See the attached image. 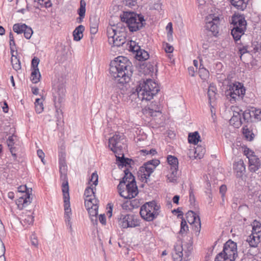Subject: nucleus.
I'll return each instance as SVG.
<instances>
[{
	"instance_id": "6ab92c4d",
	"label": "nucleus",
	"mask_w": 261,
	"mask_h": 261,
	"mask_svg": "<svg viewBox=\"0 0 261 261\" xmlns=\"http://www.w3.org/2000/svg\"><path fill=\"white\" fill-rule=\"evenodd\" d=\"M125 27H121V29H119V32L115 36L114 39L112 42L111 44H113L114 46L119 47L122 46L125 42Z\"/></svg>"
},
{
	"instance_id": "a19ab883",
	"label": "nucleus",
	"mask_w": 261,
	"mask_h": 261,
	"mask_svg": "<svg viewBox=\"0 0 261 261\" xmlns=\"http://www.w3.org/2000/svg\"><path fill=\"white\" fill-rule=\"evenodd\" d=\"M86 3L84 0H81L80 7L78 10V14L81 18H84L86 12Z\"/></svg>"
},
{
	"instance_id": "cd10ccee",
	"label": "nucleus",
	"mask_w": 261,
	"mask_h": 261,
	"mask_svg": "<svg viewBox=\"0 0 261 261\" xmlns=\"http://www.w3.org/2000/svg\"><path fill=\"white\" fill-rule=\"evenodd\" d=\"M96 189L95 187H92V185H90L89 187H88L85 191V193H84V195L86 197V198H85V200H91L92 199H96L95 198V196L94 195L95 194V192H94V190H95Z\"/></svg>"
},
{
	"instance_id": "2f4dec72",
	"label": "nucleus",
	"mask_w": 261,
	"mask_h": 261,
	"mask_svg": "<svg viewBox=\"0 0 261 261\" xmlns=\"http://www.w3.org/2000/svg\"><path fill=\"white\" fill-rule=\"evenodd\" d=\"M178 169H170L169 173L167 175V179L170 182H174L177 180Z\"/></svg>"
},
{
	"instance_id": "774afa93",
	"label": "nucleus",
	"mask_w": 261,
	"mask_h": 261,
	"mask_svg": "<svg viewBox=\"0 0 261 261\" xmlns=\"http://www.w3.org/2000/svg\"><path fill=\"white\" fill-rule=\"evenodd\" d=\"M99 220L101 224H106V219L105 214H100L99 216Z\"/></svg>"
},
{
	"instance_id": "0eeeda50",
	"label": "nucleus",
	"mask_w": 261,
	"mask_h": 261,
	"mask_svg": "<svg viewBox=\"0 0 261 261\" xmlns=\"http://www.w3.org/2000/svg\"><path fill=\"white\" fill-rule=\"evenodd\" d=\"M65 83L64 80L62 79L61 82L59 80L58 81L54 84L53 99L56 112L58 114L60 112H62L60 108L62 103L64 101L65 95Z\"/></svg>"
},
{
	"instance_id": "dca6fc26",
	"label": "nucleus",
	"mask_w": 261,
	"mask_h": 261,
	"mask_svg": "<svg viewBox=\"0 0 261 261\" xmlns=\"http://www.w3.org/2000/svg\"><path fill=\"white\" fill-rule=\"evenodd\" d=\"M222 252H223L225 255L228 256L234 261L236 258L238 257L237 243L231 240H229L224 244L223 251Z\"/></svg>"
},
{
	"instance_id": "f704fd0d",
	"label": "nucleus",
	"mask_w": 261,
	"mask_h": 261,
	"mask_svg": "<svg viewBox=\"0 0 261 261\" xmlns=\"http://www.w3.org/2000/svg\"><path fill=\"white\" fill-rule=\"evenodd\" d=\"M167 162L170 166V169H178V162L177 159L172 155H168Z\"/></svg>"
},
{
	"instance_id": "7ed1b4c3",
	"label": "nucleus",
	"mask_w": 261,
	"mask_h": 261,
	"mask_svg": "<svg viewBox=\"0 0 261 261\" xmlns=\"http://www.w3.org/2000/svg\"><path fill=\"white\" fill-rule=\"evenodd\" d=\"M157 83L151 79L140 81L136 92L138 97L141 100H150L159 91Z\"/></svg>"
},
{
	"instance_id": "5fc2aeb1",
	"label": "nucleus",
	"mask_w": 261,
	"mask_h": 261,
	"mask_svg": "<svg viewBox=\"0 0 261 261\" xmlns=\"http://www.w3.org/2000/svg\"><path fill=\"white\" fill-rule=\"evenodd\" d=\"M242 119H243V121H248L250 117H251V114L249 111H245L243 112L242 114Z\"/></svg>"
},
{
	"instance_id": "20e7f679",
	"label": "nucleus",
	"mask_w": 261,
	"mask_h": 261,
	"mask_svg": "<svg viewBox=\"0 0 261 261\" xmlns=\"http://www.w3.org/2000/svg\"><path fill=\"white\" fill-rule=\"evenodd\" d=\"M120 17L122 22L126 23L132 32L140 30L146 24L144 16L134 12H123Z\"/></svg>"
},
{
	"instance_id": "c85d7f7f",
	"label": "nucleus",
	"mask_w": 261,
	"mask_h": 261,
	"mask_svg": "<svg viewBox=\"0 0 261 261\" xmlns=\"http://www.w3.org/2000/svg\"><path fill=\"white\" fill-rule=\"evenodd\" d=\"M44 100L43 97L36 98L35 101V111L37 113L40 114L44 110L43 101Z\"/></svg>"
},
{
	"instance_id": "69168bd1",
	"label": "nucleus",
	"mask_w": 261,
	"mask_h": 261,
	"mask_svg": "<svg viewBox=\"0 0 261 261\" xmlns=\"http://www.w3.org/2000/svg\"><path fill=\"white\" fill-rule=\"evenodd\" d=\"M220 193L222 195V197H224V195H225V193L227 190V188H226V186L225 185H222L220 186Z\"/></svg>"
},
{
	"instance_id": "603ef678",
	"label": "nucleus",
	"mask_w": 261,
	"mask_h": 261,
	"mask_svg": "<svg viewBox=\"0 0 261 261\" xmlns=\"http://www.w3.org/2000/svg\"><path fill=\"white\" fill-rule=\"evenodd\" d=\"M66 171H67V166H60V172L61 173V178L64 180V182L62 183V184L64 182H65L66 181L68 182V181L66 179Z\"/></svg>"
},
{
	"instance_id": "680f3d73",
	"label": "nucleus",
	"mask_w": 261,
	"mask_h": 261,
	"mask_svg": "<svg viewBox=\"0 0 261 261\" xmlns=\"http://www.w3.org/2000/svg\"><path fill=\"white\" fill-rule=\"evenodd\" d=\"M164 47L165 51L167 53H171L174 50L173 47L168 43L164 45Z\"/></svg>"
},
{
	"instance_id": "b1692460",
	"label": "nucleus",
	"mask_w": 261,
	"mask_h": 261,
	"mask_svg": "<svg viewBox=\"0 0 261 261\" xmlns=\"http://www.w3.org/2000/svg\"><path fill=\"white\" fill-rule=\"evenodd\" d=\"M260 237L258 234L251 233L246 240L250 247H257L260 242Z\"/></svg>"
},
{
	"instance_id": "6e6552de",
	"label": "nucleus",
	"mask_w": 261,
	"mask_h": 261,
	"mask_svg": "<svg viewBox=\"0 0 261 261\" xmlns=\"http://www.w3.org/2000/svg\"><path fill=\"white\" fill-rule=\"evenodd\" d=\"M160 206L155 201L146 202L143 205L140 211L141 217L147 221H151L157 217L160 213Z\"/></svg>"
},
{
	"instance_id": "052dcab7",
	"label": "nucleus",
	"mask_w": 261,
	"mask_h": 261,
	"mask_svg": "<svg viewBox=\"0 0 261 261\" xmlns=\"http://www.w3.org/2000/svg\"><path fill=\"white\" fill-rule=\"evenodd\" d=\"M14 138H16V136L14 135H12L9 136L7 140V143L8 147L13 146L14 144Z\"/></svg>"
},
{
	"instance_id": "0e129e2a",
	"label": "nucleus",
	"mask_w": 261,
	"mask_h": 261,
	"mask_svg": "<svg viewBox=\"0 0 261 261\" xmlns=\"http://www.w3.org/2000/svg\"><path fill=\"white\" fill-rule=\"evenodd\" d=\"M37 155L39 156V158L41 159L42 162L43 163V164H45V162H44L45 154H44V153L43 152V151L41 149H39L37 150Z\"/></svg>"
},
{
	"instance_id": "412c9836",
	"label": "nucleus",
	"mask_w": 261,
	"mask_h": 261,
	"mask_svg": "<svg viewBox=\"0 0 261 261\" xmlns=\"http://www.w3.org/2000/svg\"><path fill=\"white\" fill-rule=\"evenodd\" d=\"M160 106L155 101L152 102L143 109V113L151 116H155L154 113L160 112Z\"/></svg>"
},
{
	"instance_id": "393cba45",
	"label": "nucleus",
	"mask_w": 261,
	"mask_h": 261,
	"mask_svg": "<svg viewBox=\"0 0 261 261\" xmlns=\"http://www.w3.org/2000/svg\"><path fill=\"white\" fill-rule=\"evenodd\" d=\"M234 169L237 172V176H241L245 171V166L243 160L240 159L234 164Z\"/></svg>"
},
{
	"instance_id": "72a5a7b5",
	"label": "nucleus",
	"mask_w": 261,
	"mask_h": 261,
	"mask_svg": "<svg viewBox=\"0 0 261 261\" xmlns=\"http://www.w3.org/2000/svg\"><path fill=\"white\" fill-rule=\"evenodd\" d=\"M200 137L198 132L189 133L188 136V140L190 143L197 144L200 140Z\"/></svg>"
},
{
	"instance_id": "6e6d98bb",
	"label": "nucleus",
	"mask_w": 261,
	"mask_h": 261,
	"mask_svg": "<svg viewBox=\"0 0 261 261\" xmlns=\"http://www.w3.org/2000/svg\"><path fill=\"white\" fill-rule=\"evenodd\" d=\"M123 4L129 7L135 6L137 4L136 0H123Z\"/></svg>"
},
{
	"instance_id": "ea45409f",
	"label": "nucleus",
	"mask_w": 261,
	"mask_h": 261,
	"mask_svg": "<svg viewBox=\"0 0 261 261\" xmlns=\"http://www.w3.org/2000/svg\"><path fill=\"white\" fill-rule=\"evenodd\" d=\"M11 63L13 69L16 71L21 69L20 61L16 56L12 55L11 58Z\"/></svg>"
},
{
	"instance_id": "338daca9",
	"label": "nucleus",
	"mask_w": 261,
	"mask_h": 261,
	"mask_svg": "<svg viewBox=\"0 0 261 261\" xmlns=\"http://www.w3.org/2000/svg\"><path fill=\"white\" fill-rule=\"evenodd\" d=\"M166 30L168 31V34L171 35L173 32V29H172V24L171 22H169L168 23L167 25L166 26Z\"/></svg>"
},
{
	"instance_id": "79ce46f5",
	"label": "nucleus",
	"mask_w": 261,
	"mask_h": 261,
	"mask_svg": "<svg viewBox=\"0 0 261 261\" xmlns=\"http://www.w3.org/2000/svg\"><path fill=\"white\" fill-rule=\"evenodd\" d=\"M25 25L26 24H25L16 23L14 24L13 30L18 34H22L25 31Z\"/></svg>"
},
{
	"instance_id": "864d4df0",
	"label": "nucleus",
	"mask_w": 261,
	"mask_h": 261,
	"mask_svg": "<svg viewBox=\"0 0 261 261\" xmlns=\"http://www.w3.org/2000/svg\"><path fill=\"white\" fill-rule=\"evenodd\" d=\"M24 29L25 31L23 32L24 36L26 39H29L31 38L33 33V31L31 28L27 26V25H25V28Z\"/></svg>"
},
{
	"instance_id": "a211bd4d",
	"label": "nucleus",
	"mask_w": 261,
	"mask_h": 261,
	"mask_svg": "<svg viewBox=\"0 0 261 261\" xmlns=\"http://www.w3.org/2000/svg\"><path fill=\"white\" fill-rule=\"evenodd\" d=\"M129 47L132 51L136 53V56L139 60H146L149 58L148 53L146 51L141 49L139 45H136L135 41H130Z\"/></svg>"
},
{
	"instance_id": "e433bc0d",
	"label": "nucleus",
	"mask_w": 261,
	"mask_h": 261,
	"mask_svg": "<svg viewBox=\"0 0 261 261\" xmlns=\"http://www.w3.org/2000/svg\"><path fill=\"white\" fill-rule=\"evenodd\" d=\"M98 23L95 18L90 19V30L91 34H95L98 31Z\"/></svg>"
},
{
	"instance_id": "1a4fd4ad",
	"label": "nucleus",
	"mask_w": 261,
	"mask_h": 261,
	"mask_svg": "<svg viewBox=\"0 0 261 261\" xmlns=\"http://www.w3.org/2000/svg\"><path fill=\"white\" fill-rule=\"evenodd\" d=\"M62 192L64 198V218L66 226L72 231V223L71 216L72 215L70 205V197L69 194L68 182L66 181L62 184Z\"/></svg>"
},
{
	"instance_id": "2eb2a0df",
	"label": "nucleus",
	"mask_w": 261,
	"mask_h": 261,
	"mask_svg": "<svg viewBox=\"0 0 261 261\" xmlns=\"http://www.w3.org/2000/svg\"><path fill=\"white\" fill-rule=\"evenodd\" d=\"M119 225L123 228L135 227L139 225L137 218L134 215H121L119 220Z\"/></svg>"
},
{
	"instance_id": "aec40b11",
	"label": "nucleus",
	"mask_w": 261,
	"mask_h": 261,
	"mask_svg": "<svg viewBox=\"0 0 261 261\" xmlns=\"http://www.w3.org/2000/svg\"><path fill=\"white\" fill-rule=\"evenodd\" d=\"M32 200L31 194L29 192H27L19 197L16 201V204L19 209H23L31 203Z\"/></svg>"
},
{
	"instance_id": "f257e3e1",
	"label": "nucleus",
	"mask_w": 261,
	"mask_h": 261,
	"mask_svg": "<svg viewBox=\"0 0 261 261\" xmlns=\"http://www.w3.org/2000/svg\"><path fill=\"white\" fill-rule=\"evenodd\" d=\"M132 73V63L126 57L119 56L110 63V73L117 83H127Z\"/></svg>"
},
{
	"instance_id": "49530a36",
	"label": "nucleus",
	"mask_w": 261,
	"mask_h": 261,
	"mask_svg": "<svg viewBox=\"0 0 261 261\" xmlns=\"http://www.w3.org/2000/svg\"><path fill=\"white\" fill-rule=\"evenodd\" d=\"M199 74L200 77L203 80H206L209 76L208 71L204 68H200Z\"/></svg>"
},
{
	"instance_id": "3c124183",
	"label": "nucleus",
	"mask_w": 261,
	"mask_h": 261,
	"mask_svg": "<svg viewBox=\"0 0 261 261\" xmlns=\"http://www.w3.org/2000/svg\"><path fill=\"white\" fill-rule=\"evenodd\" d=\"M243 133L245 137L249 141H251L253 138V134L247 128L244 127Z\"/></svg>"
},
{
	"instance_id": "f8f14e48",
	"label": "nucleus",
	"mask_w": 261,
	"mask_h": 261,
	"mask_svg": "<svg viewBox=\"0 0 261 261\" xmlns=\"http://www.w3.org/2000/svg\"><path fill=\"white\" fill-rule=\"evenodd\" d=\"M160 163L159 160H152L145 163L144 165L140 168L139 172L141 177L143 180L145 179V182H147V179H148L151 174L153 172L154 170Z\"/></svg>"
},
{
	"instance_id": "37998d69",
	"label": "nucleus",
	"mask_w": 261,
	"mask_h": 261,
	"mask_svg": "<svg viewBox=\"0 0 261 261\" xmlns=\"http://www.w3.org/2000/svg\"><path fill=\"white\" fill-rule=\"evenodd\" d=\"M22 221L24 225L32 224L34 222V217L31 215H23Z\"/></svg>"
},
{
	"instance_id": "ddd939ff",
	"label": "nucleus",
	"mask_w": 261,
	"mask_h": 261,
	"mask_svg": "<svg viewBox=\"0 0 261 261\" xmlns=\"http://www.w3.org/2000/svg\"><path fill=\"white\" fill-rule=\"evenodd\" d=\"M192 249V246L189 245L187 250H184L181 242L176 243L174 245V252L172 253L174 261H182L183 258H188Z\"/></svg>"
},
{
	"instance_id": "e2e57ef3",
	"label": "nucleus",
	"mask_w": 261,
	"mask_h": 261,
	"mask_svg": "<svg viewBox=\"0 0 261 261\" xmlns=\"http://www.w3.org/2000/svg\"><path fill=\"white\" fill-rule=\"evenodd\" d=\"M252 113H253L255 119H256L258 120H261V110L260 109H255L254 111H252Z\"/></svg>"
},
{
	"instance_id": "f03ea898",
	"label": "nucleus",
	"mask_w": 261,
	"mask_h": 261,
	"mask_svg": "<svg viewBox=\"0 0 261 261\" xmlns=\"http://www.w3.org/2000/svg\"><path fill=\"white\" fill-rule=\"evenodd\" d=\"M125 175L120 181L117 189L120 195L125 199L135 197L138 193L134 176L127 170L124 171Z\"/></svg>"
},
{
	"instance_id": "5701e85b",
	"label": "nucleus",
	"mask_w": 261,
	"mask_h": 261,
	"mask_svg": "<svg viewBox=\"0 0 261 261\" xmlns=\"http://www.w3.org/2000/svg\"><path fill=\"white\" fill-rule=\"evenodd\" d=\"M249 161V168L251 172H255L260 167V162L256 155L251 156Z\"/></svg>"
},
{
	"instance_id": "a878e982",
	"label": "nucleus",
	"mask_w": 261,
	"mask_h": 261,
	"mask_svg": "<svg viewBox=\"0 0 261 261\" xmlns=\"http://www.w3.org/2000/svg\"><path fill=\"white\" fill-rule=\"evenodd\" d=\"M85 28L83 25H80L75 28L73 32V36L74 40L80 41L83 37V32Z\"/></svg>"
},
{
	"instance_id": "09e8293b",
	"label": "nucleus",
	"mask_w": 261,
	"mask_h": 261,
	"mask_svg": "<svg viewBox=\"0 0 261 261\" xmlns=\"http://www.w3.org/2000/svg\"><path fill=\"white\" fill-rule=\"evenodd\" d=\"M260 232L261 224L255 221L252 226V233L258 234Z\"/></svg>"
},
{
	"instance_id": "9d476101",
	"label": "nucleus",
	"mask_w": 261,
	"mask_h": 261,
	"mask_svg": "<svg viewBox=\"0 0 261 261\" xmlns=\"http://www.w3.org/2000/svg\"><path fill=\"white\" fill-rule=\"evenodd\" d=\"M125 139L123 135L115 134L109 140V147L115 153L122 154L126 147Z\"/></svg>"
},
{
	"instance_id": "7c9ffc66",
	"label": "nucleus",
	"mask_w": 261,
	"mask_h": 261,
	"mask_svg": "<svg viewBox=\"0 0 261 261\" xmlns=\"http://www.w3.org/2000/svg\"><path fill=\"white\" fill-rule=\"evenodd\" d=\"M230 123L233 124L235 127H239L243 123L241 114L239 113L237 115L233 114L230 120Z\"/></svg>"
},
{
	"instance_id": "c9c22d12",
	"label": "nucleus",
	"mask_w": 261,
	"mask_h": 261,
	"mask_svg": "<svg viewBox=\"0 0 261 261\" xmlns=\"http://www.w3.org/2000/svg\"><path fill=\"white\" fill-rule=\"evenodd\" d=\"M205 152V149L204 147L201 146H197L194 150V157L201 159L203 156Z\"/></svg>"
},
{
	"instance_id": "de8ad7c7",
	"label": "nucleus",
	"mask_w": 261,
	"mask_h": 261,
	"mask_svg": "<svg viewBox=\"0 0 261 261\" xmlns=\"http://www.w3.org/2000/svg\"><path fill=\"white\" fill-rule=\"evenodd\" d=\"M98 176L97 173L94 172L92 174L89 184L96 186L98 184Z\"/></svg>"
},
{
	"instance_id": "bf43d9fd",
	"label": "nucleus",
	"mask_w": 261,
	"mask_h": 261,
	"mask_svg": "<svg viewBox=\"0 0 261 261\" xmlns=\"http://www.w3.org/2000/svg\"><path fill=\"white\" fill-rule=\"evenodd\" d=\"M39 63L38 58L34 57L32 61V70L33 69H38V65Z\"/></svg>"
},
{
	"instance_id": "4d7b16f0",
	"label": "nucleus",
	"mask_w": 261,
	"mask_h": 261,
	"mask_svg": "<svg viewBox=\"0 0 261 261\" xmlns=\"http://www.w3.org/2000/svg\"><path fill=\"white\" fill-rule=\"evenodd\" d=\"M252 47L255 53L258 52L261 50V44L258 42L254 41L252 43Z\"/></svg>"
},
{
	"instance_id": "4be33fe9",
	"label": "nucleus",
	"mask_w": 261,
	"mask_h": 261,
	"mask_svg": "<svg viewBox=\"0 0 261 261\" xmlns=\"http://www.w3.org/2000/svg\"><path fill=\"white\" fill-rule=\"evenodd\" d=\"M123 24L122 23H119L117 24V25L115 26L114 25L113 26L109 27L107 28V35L108 37L109 42L111 44L112 41L113 40V38L115 37V36L117 35L118 32L119 31V29H121V27L122 26Z\"/></svg>"
},
{
	"instance_id": "58836bf2",
	"label": "nucleus",
	"mask_w": 261,
	"mask_h": 261,
	"mask_svg": "<svg viewBox=\"0 0 261 261\" xmlns=\"http://www.w3.org/2000/svg\"><path fill=\"white\" fill-rule=\"evenodd\" d=\"M161 0H153L149 4L150 10H156L159 11L162 9Z\"/></svg>"
},
{
	"instance_id": "a18cd8bd",
	"label": "nucleus",
	"mask_w": 261,
	"mask_h": 261,
	"mask_svg": "<svg viewBox=\"0 0 261 261\" xmlns=\"http://www.w3.org/2000/svg\"><path fill=\"white\" fill-rule=\"evenodd\" d=\"M188 230V226L187 224L186 220L185 219H182L180 224V229L179 231V233L182 236L184 233H186Z\"/></svg>"
},
{
	"instance_id": "f3484780",
	"label": "nucleus",
	"mask_w": 261,
	"mask_h": 261,
	"mask_svg": "<svg viewBox=\"0 0 261 261\" xmlns=\"http://www.w3.org/2000/svg\"><path fill=\"white\" fill-rule=\"evenodd\" d=\"M187 221L190 224H195V231L199 232L201 227L200 219L199 217L192 211H189L186 215Z\"/></svg>"
},
{
	"instance_id": "9b49d317",
	"label": "nucleus",
	"mask_w": 261,
	"mask_h": 261,
	"mask_svg": "<svg viewBox=\"0 0 261 261\" xmlns=\"http://www.w3.org/2000/svg\"><path fill=\"white\" fill-rule=\"evenodd\" d=\"M220 24V12L211 13L205 18V28L211 31L214 36L219 33Z\"/></svg>"
},
{
	"instance_id": "c03bdc74",
	"label": "nucleus",
	"mask_w": 261,
	"mask_h": 261,
	"mask_svg": "<svg viewBox=\"0 0 261 261\" xmlns=\"http://www.w3.org/2000/svg\"><path fill=\"white\" fill-rule=\"evenodd\" d=\"M215 261H234L223 252H220L215 257Z\"/></svg>"
},
{
	"instance_id": "bb28decb",
	"label": "nucleus",
	"mask_w": 261,
	"mask_h": 261,
	"mask_svg": "<svg viewBox=\"0 0 261 261\" xmlns=\"http://www.w3.org/2000/svg\"><path fill=\"white\" fill-rule=\"evenodd\" d=\"M249 0H231V4L238 10H244Z\"/></svg>"
},
{
	"instance_id": "473e14b6",
	"label": "nucleus",
	"mask_w": 261,
	"mask_h": 261,
	"mask_svg": "<svg viewBox=\"0 0 261 261\" xmlns=\"http://www.w3.org/2000/svg\"><path fill=\"white\" fill-rule=\"evenodd\" d=\"M116 158V161L119 162V166L122 165V166H126L129 164V160L127 158H124V152L122 154H117L115 155Z\"/></svg>"
},
{
	"instance_id": "4468645a",
	"label": "nucleus",
	"mask_w": 261,
	"mask_h": 261,
	"mask_svg": "<svg viewBox=\"0 0 261 261\" xmlns=\"http://www.w3.org/2000/svg\"><path fill=\"white\" fill-rule=\"evenodd\" d=\"M98 203L97 199H92L91 200H86L85 201V205L89 214L90 218L93 224L97 223L98 215Z\"/></svg>"
},
{
	"instance_id": "4c0bfd02",
	"label": "nucleus",
	"mask_w": 261,
	"mask_h": 261,
	"mask_svg": "<svg viewBox=\"0 0 261 261\" xmlns=\"http://www.w3.org/2000/svg\"><path fill=\"white\" fill-rule=\"evenodd\" d=\"M259 250L257 247H250L247 249L246 255L248 257H253L259 253Z\"/></svg>"
},
{
	"instance_id": "8fccbe9b",
	"label": "nucleus",
	"mask_w": 261,
	"mask_h": 261,
	"mask_svg": "<svg viewBox=\"0 0 261 261\" xmlns=\"http://www.w3.org/2000/svg\"><path fill=\"white\" fill-rule=\"evenodd\" d=\"M216 87L214 86H210L208 91H207V95L209 98V100L211 101L213 99L215 98V95H216Z\"/></svg>"
},
{
	"instance_id": "c756f323",
	"label": "nucleus",
	"mask_w": 261,
	"mask_h": 261,
	"mask_svg": "<svg viewBox=\"0 0 261 261\" xmlns=\"http://www.w3.org/2000/svg\"><path fill=\"white\" fill-rule=\"evenodd\" d=\"M41 74L39 69H33L31 74L30 80L32 83L36 84L40 81Z\"/></svg>"
},
{
	"instance_id": "13d9d810",
	"label": "nucleus",
	"mask_w": 261,
	"mask_h": 261,
	"mask_svg": "<svg viewBox=\"0 0 261 261\" xmlns=\"http://www.w3.org/2000/svg\"><path fill=\"white\" fill-rule=\"evenodd\" d=\"M31 191L32 189L30 190L27 188L26 186H20L18 188V191L20 193H23V195L27 192H29V193H30V192H31Z\"/></svg>"
},
{
	"instance_id": "423d86ee",
	"label": "nucleus",
	"mask_w": 261,
	"mask_h": 261,
	"mask_svg": "<svg viewBox=\"0 0 261 261\" xmlns=\"http://www.w3.org/2000/svg\"><path fill=\"white\" fill-rule=\"evenodd\" d=\"M231 35L235 41L239 40L246 30L247 22L243 15H234L231 18Z\"/></svg>"
},
{
	"instance_id": "39448f33",
	"label": "nucleus",
	"mask_w": 261,
	"mask_h": 261,
	"mask_svg": "<svg viewBox=\"0 0 261 261\" xmlns=\"http://www.w3.org/2000/svg\"><path fill=\"white\" fill-rule=\"evenodd\" d=\"M246 92V89L243 84L239 82L231 83L228 86L225 91L227 98L231 103L243 99Z\"/></svg>"
}]
</instances>
